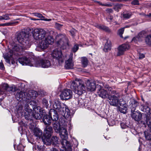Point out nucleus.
Instances as JSON below:
<instances>
[{
    "label": "nucleus",
    "instance_id": "e2e57ef3",
    "mask_svg": "<svg viewBox=\"0 0 151 151\" xmlns=\"http://www.w3.org/2000/svg\"><path fill=\"white\" fill-rule=\"evenodd\" d=\"M51 151H58V150L55 148H53L51 150Z\"/></svg>",
    "mask_w": 151,
    "mask_h": 151
},
{
    "label": "nucleus",
    "instance_id": "052dcab7",
    "mask_svg": "<svg viewBox=\"0 0 151 151\" xmlns=\"http://www.w3.org/2000/svg\"><path fill=\"white\" fill-rule=\"evenodd\" d=\"M103 6H111L112 5L111 4H105L102 5Z\"/></svg>",
    "mask_w": 151,
    "mask_h": 151
},
{
    "label": "nucleus",
    "instance_id": "a878e982",
    "mask_svg": "<svg viewBox=\"0 0 151 151\" xmlns=\"http://www.w3.org/2000/svg\"><path fill=\"white\" fill-rule=\"evenodd\" d=\"M106 42L104 47V50L105 52H107L111 49V43L110 40H106Z\"/></svg>",
    "mask_w": 151,
    "mask_h": 151
},
{
    "label": "nucleus",
    "instance_id": "6ab92c4d",
    "mask_svg": "<svg viewBox=\"0 0 151 151\" xmlns=\"http://www.w3.org/2000/svg\"><path fill=\"white\" fill-rule=\"evenodd\" d=\"M24 110L25 111L24 113V116L25 118L29 120L30 119L31 114L32 113V110L31 108L29 107L28 104H26L24 107Z\"/></svg>",
    "mask_w": 151,
    "mask_h": 151
},
{
    "label": "nucleus",
    "instance_id": "338daca9",
    "mask_svg": "<svg viewBox=\"0 0 151 151\" xmlns=\"http://www.w3.org/2000/svg\"><path fill=\"white\" fill-rule=\"evenodd\" d=\"M147 16L149 17H151V13L147 15Z\"/></svg>",
    "mask_w": 151,
    "mask_h": 151
},
{
    "label": "nucleus",
    "instance_id": "7ed1b4c3",
    "mask_svg": "<svg viewBox=\"0 0 151 151\" xmlns=\"http://www.w3.org/2000/svg\"><path fill=\"white\" fill-rule=\"evenodd\" d=\"M17 39L19 44H14L12 47L13 51L21 52L23 49L30 47L31 44L29 35L25 32H22L18 33L17 35Z\"/></svg>",
    "mask_w": 151,
    "mask_h": 151
},
{
    "label": "nucleus",
    "instance_id": "5fc2aeb1",
    "mask_svg": "<svg viewBox=\"0 0 151 151\" xmlns=\"http://www.w3.org/2000/svg\"><path fill=\"white\" fill-rule=\"evenodd\" d=\"M78 105L79 106H83V101L81 99L78 100Z\"/></svg>",
    "mask_w": 151,
    "mask_h": 151
},
{
    "label": "nucleus",
    "instance_id": "cd10ccee",
    "mask_svg": "<svg viewBox=\"0 0 151 151\" xmlns=\"http://www.w3.org/2000/svg\"><path fill=\"white\" fill-rule=\"evenodd\" d=\"M138 102L135 100H134L131 101L130 108L131 109L132 112L135 111L136 108L138 106Z\"/></svg>",
    "mask_w": 151,
    "mask_h": 151
},
{
    "label": "nucleus",
    "instance_id": "e433bc0d",
    "mask_svg": "<svg viewBox=\"0 0 151 151\" xmlns=\"http://www.w3.org/2000/svg\"><path fill=\"white\" fill-rule=\"evenodd\" d=\"M11 15V14H6L2 16H0V20H7L10 19L9 16Z\"/></svg>",
    "mask_w": 151,
    "mask_h": 151
},
{
    "label": "nucleus",
    "instance_id": "13d9d810",
    "mask_svg": "<svg viewBox=\"0 0 151 151\" xmlns=\"http://www.w3.org/2000/svg\"><path fill=\"white\" fill-rule=\"evenodd\" d=\"M106 11L109 13H112L113 11V10L111 9H106Z\"/></svg>",
    "mask_w": 151,
    "mask_h": 151
},
{
    "label": "nucleus",
    "instance_id": "4c0bfd02",
    "mask_svg": "<svg viewBox=\"0 0 151 151\" xmlns=\"http://www.w3.org/2000/svg\"><path fill=\"white\" fill-rule=\"evenodd\" d=\"M123 4H117L114 7V9L117 12H119V10L121 9L123 6Z\"/></svg>",
    "mask_w": 151,
    "mask_h": 151
},
{
    "label": "nucleus",
    "instance_id": "f03ea898",
    "mask_svg": "<svg viewBox=\"0 0 151 151\" xmlns=\"http://www.w3.org/2000/svg\"><path fill=\"white\" fill-rule=\"evenodd\" d=\"M50 106L54 109H51L49 111V114H52L53 118H52V121L53 122L58 121V116L57 112H60L63 116L65 117L69 116L70 115L69 109L66 108L62 107L60 103L58 100H55L53 102L50 101Z\"/></svg>",
    "mask_w": 151,
    "mask_h": 151
},
{
    "label": "nucleus",
    "instance_id": "6e6552de",
    "mask_svg": "<svg viewBox=\"0 0 151 151\" xmlns=\"http://www.w3.org/2000/svg\"><path fill=\"white\" fill-rule=\"evenodd\" d=\"M30 105H33L32 106V108L33 111L30 117V119H31L32 118H34L36 119H41L43 116V114L45 112V110L42 109L41 107L39 106H34L36 104V101H31L29 103Z\"/></svg>",
    "mask_w": 151,
    "mask_h": 151
},
{
    "label": "nucleus",
    "instance_id": "20e7f679",
    "mask_svg": "<svg viewBox=\"0 0 151 151\" xmlns=\"http://www.w3.org/2000/svg\"><path fill=\"white\" fill-rule=\"evenodd\" d=\"M58 133H60V135L62 140L61 144L62 147L66 151H71V146L70 142L67 140L68 138V133L67 131V128L65 126L64 127H62L60 129V131Z\"/></svg>",
    "mask_w": 151,
    "mask_h": 151
},
{
    "label": "nucleus",
    "instance_id": "c03bdc74",
    "mask_svg": "<svg viewBox=\"0 0 151 151\" xmlns=\"http://www.w3.org/2000/svg\"><path fill=\"white\" fill-rule=\"evenodd\" d=\"M62 26L63 25L57 23H56L55 24V27L58 29H60L62 27Z\"/></svg>",
    "mask_w": 151,
    "mask_h": 151
},
{
    "label": "nucleus",
    "instance_id": "72a5a7b5",
    "mask_svg": "<svg viewBox=\"0 0 151 151\" xmlns=\"http://www.w3.org/2000/svg\"><path fill=\"white\" fill-rule=\"evenodd\" d=\"M17 89V88L16 86L14 85H12L10 86H9L6 92H8L10 93H11L15 91Z\"/></svg>",
    "mask_w": 151,
    "mask_h": 151
},
{
    "label": "nucleus",
    "instance_id": "bf43d9fd",
    "mask_svg": "<svg viewBox=\"0 0 151 151\" xmlns=\"http://www.w3.org/2000/svg\"><path fill=\"white\" fill-rule=\"evenodd\" d=\"M0 68L1 70H4V68L3 64L2 62H0Z\"/></svg>",
    "mask_w": 151,
    "mask_h": 151
},
{
    "label": "nucleus",
    "instance_id": "4468645a",
    "mask_svg": "<svg viewBox=\"0 0 151 151\" xmlns=\"http://www.w3.org/2000/svg\"><path fill=\"white\" fill-rule=\"evenodd\" d=\"M73 93L70 89H65L61 92L60 95L61 99L62 100H67L72 98Z\"/></svg>",
    "mask_w": 151,
    "mask_h": 151
},
{
    "label": "nucleus",
    "instance_id": "864d4df0",
    "mask_svg": "<svg viewBox=\"0 0 151 151\" xmlns=\"http://www.w3.org/2000/svg\"><path fill=\"white\" fill-rule=\"evenodd\" d=\"M145 136L146 139L148 140H151V134H148L146 135L145 133Z\"/></svg>",
    "mask_w": 151,
    "mask_h": 151
},
{
    "label": "nucleus",
    "instance_id": "423d86ee",
    "mask_svg": "<svg viewBox=\"0 0 151 151\" xmlns=\"http://www.w3.org/2000/svg\"><path fill=\"white\" fill-rule=\"evenodd\" d=\"M37 91L34 90H30L27 92L20 91L16 93L15 97L19 101L22 100L26 101L27 100H30L31 99H35L37 96Z\"/></svg>",
    "mask_w": 151,
    "mask_h": 151
},
{
    "label": "nucleus",
    "instance_id": "a211bd4d",
    "mask_svg": "<svg viewBox=\"0 0 151 151\" xmlns=\"http://www.w3.org/2000/svg\"><path fill=\"white\" fill-rule=\"evenodd\" d=\"M73 54L71 53L69 58L65 61V68L66 69H72L73 68L74 63L72 60Z\"/></svg>",
    "mask_w": 151,
    "mask_h": 151
},
{
    "label": "nucleus",
    "instance_id": "5701e85b",
    "mask_svg": "<svg viewBox=\"0 0 151 151\" xmlns=\"http://www.w3.org/2000/svg\"><path fill=\"white\" fill-rule=\"evenodd\" d=\"M8 85L7 83H3L0 85V94H6L8 87Z\"/></svg>",
    "mask_w": 151,
    "mask_h": 151
},
{
    "label": "nucleus",
    "instance_id": "de8ad7c7",
    "mask_svg": "<svg viewBox=\"0 0 151 151\" xmlns=\"http://www.w3.org/2000/svg\"><path fill=\"white\" fill-rule=\"evenodd\" d=\"M146 41L147 42L151 43V34L148 36L146 38Z\"/></svg>",
    "mask_w": 151,
    "mask_h": 151
},
{
    "label": "nucleus",
    "instance_id": "b1692460",
    "mask_svg": "<svg viewBox=\"0 0 151 151\" xmlns=\"http://www.w3.org/2000/svg\"><path fill=\"white\" fill-rule=\"evenodd\" d=\"M44 38H45V39L44 40L49 45H52L54 42V40L52 36L49 35L47 33V35Z\"/></svg>",
    "mask_w": 151,
    "mask_h": 151
},
{
    "label": "nucleus",
    "instance_id": "3c124183",
    "mask_svg": "<svg viewBox=\"0 0 151 151\" xmlns=\"http://www.w3.org/2000/svg\"><path fill=\"white\" fill-rule=\"evenodd\" d=\"M34 15L35 16L39 18H42L44 17L42 14L40 13H34Z\"/></svg>",
    "mask_w": 151,
    "mask_h": 151
},
{
    "label": "nucleus",
    "instance_id": "39448f33",
    "mask_svg": "<svg viewBox=\"0 0 151 151\" xmlns=\"http://www.w3.org/2000/svg\"><path fill=\"white\" fill-rule=\"evenodd\" d=\"M71 87L75 93L79 95L85 92V87L84 82L80 79H76L73 81Z\"/></svg>",
    "mask_w": 151,
    "mask_h": 151
},
{
    "label": "nucleus",
    "instance_id": "09e8293b",
    "mask_svg": "<svg viewBox=\"0 0 151 151\" xmlns=\"http://www.w3.org/2000/svg\"><path fill=\"white\" fill-rule=\"evenodd\" d=\"M131 4L133 5H138L139 4V1L137 0H134L131 2Z\"/></svg>",
    "mask_w": 151,
    "mask_h": 151
},
{
    "label": "nucleus",
    "instance_id": "79ce46f5",
    "mask_svg": "<svg viewBox=\"0 0 151 151\" xmlns=\"http://www.w3.org/2000/svg\"><path fill=\"white\" fill-rule=\"evenodd\" d=\"M42 103L45 107L46 108H48L49 104H48V101L46 99H43L42 100Z\"/></svg>",
    "mask_w": 151,
    "mask_h": 151
},
{
    "label": "nucleus",
    "instance_id": "aec40b11",
    "mask_svg": "<svg viewBox=\"0 0 151 151\" xmlns=\"http://www.w3.org/2000/svg\"><path fill=\"white\" fill-rule=\"evenodd\" d=\"M132 117L135 121H140L142 117V115L140 112L138 111H135L132 112Z\"/></svg>",
    "mask_w": 151,
    "mask_h": 151
},
{
    "label": "nucleus",
    "instance_id": "dca6fc26",
    "mask_svg": "<svg viewBox=\"0 0 151 151\" xmlns=\"http://www.w3.org/2000/svg\"><path fill=\"white\" fill-rule=\"evenodd\" d=\"M86 88L89 91H93L96 88L95 81L92 80H87L86 81Z\"/></svg>",
    "mask_w": 151,
    "mask_h": 151
},
{
    "label": "nucleus",
    "instance_id": "6e6d98bb",
    "mask_svg": "<svg viewBox=\"0 0 151 151\" xmlns=\"http://www.w3.org/2000/svg\"><path fill=\"white\" fill-rule=\"evenodd\" d=\"M145 57V55L144 54L142 53H139V59H142Z\"/></svg>",
    "mask_w": 151,
    "mask_h": 151
},
{
    "label": "nucleus",
    "instance_id": "f257e3e1",
    "mask_svg": "<svg viewBox=\"0 0 151 151\" xmlns=\"http://www.w3.org/2000/svg\"><path fill=\"white\" fill-rule=\"evenodd\" d=\"M18 60L23 65L48 68L51 65L50 61L45 59L35 60L32 53L29 52H27L24 56L19 58Z\"/></svg>",
    "mask_w": 151,
    "mask_h": 151
},
{
    "label": "nucleus",
    "instance_id": "9b49d317",
    "mask_svg": "<svg viewBox=\"0 0 151 151\" xmlns=\"http://www.w3.org/2000/svg\"><path fill=\"white\" fill-rule=\"evenodd\" d=\"M46 31L42 29L36 28L32 32L33 37L36 40L43 39L47 35Z\"/></svg>",
    "mask_w": 151,
    "mask_h": 151
},
{
    "label": "nucleus",
    "instance_id": "bb28decb",
    "mask_svg": "<svg viewBox=\"0 0 151 151\" xmlns=\"http://www.w3.org/2000/svg\"><path fill=\"white\" fill-rule=\"evenodd\" d=\"M52 126L54 130L56 132L58 133L59 132H60V129L61 127H60L58 121L53 122L52 124Z\"/></svg>",
    "mask_w": 151,
    "mask_h": 151
},
{
    "label": "nucleus",
    "instance_id": "4be33fe9",
    "mask_svg": "<svg viewBox=\"0 0 151 151\" xmlns=\"http://www.w3.org/2000/svg\"><path fill=\"white\" fill-rule=\"evenodd\" d=\"M43 121L44 123L46 125H50L52 121V117L51 114H49L48 115L46 114L44 116L43 119Z\"/></svg>",
    "mask_w": 151,
    "mask_h": 151
},
{
    "label": "nucleus",
    "instance_id": "c756f323",
    "mask_svg": "<svg viewBox=\"0 0 151 151\" xmlns=\"http://www.w3.org/2000/svg\"><path fill=\"white\" fill-rule=\"evenodd\" d=\"M50 138L48 136H45V138L42 139L44 143L47 145L51 144V139H50Z\"/></svg>",
    "mask_w": 151,
    "mask_h": 151
},
{
    "label": "nucleus",
    "instance_id": "f3484780",
    "mask_svg": "<svg viewBox=\"0 0 151 151\" xmlns=\"http://www.w3.org/2000/svg\"><path fill=\"white\" fill-rule=\"evenodd\" d=\"M118 110L121 113L125 114L126 113L127 110L128 106L126 102L122 100L119 104Z\"/></svg>",
    "mask_w": 151,
    "mask_h": 151
},
{
    "label": "nucleus",
    "instance_id": "a18cd8bd",
    "mask_svg": "<svg viewBox=\"0 0 151 151\" xmlns=\"http://www.w3.org/2000/svg\"><path fill=\"white\" fill-rule=\"evenodd\" d=\"M120 126L121 127L122 129H126L128 127V126L124 122H121L120 123Z\"/></svg>",
    "mask_w": 151,
    "mask_h": 151
},
{
    "label": "nucleus",
    "instance_id": "603ef678",
    "mask_svg": "<svg viewBox=\"0 0 151 151\" xmlns=\"http://www.w3.org/2000/svg\"><path fill=\"white\" fill-rule=\"evenodd\" d=\"M70 32L72 36H74L76 32V30L75 29H73L70 31Z\"/></svg>",
    "mask_w": 151,
    "mask_h": 151
},
{
    "label": "nucleus",
    "instance_id": "f704fd0d",
    "mask_svg": "<svg viewBox=\"0 0 151 151\" xmlns=\"http://www.w3.org/2000/svg\"><path fill=\"white\" fill-rule=\"evenodd\" d=\"M81 63L83 67H86L88 64V60L85 57L81 58Z\"/></svg>",
    "mask_w": 151,
    "mask_h": 151
},
{
    "label": "nucleus",
    "instance_id": "ea45409f",
    "mask_svg": "<svg viewBox=\"0 0 151 151\" xmlns=\"http://www.w3.org/2000/svg\"><path fill=\"white\" fill-rule=\"evenodd\" d=\"M124 30V28H122L119 29L118 31V34L120 37L123 38L122 34L123 33Z\"/></svg>",
    "mask_w": 151,
    "mask_h": 151
},
{
    "label": "nucleus",
    "instance_id": "8fccbe9b",
    "mask_svg": "<svg viewBox=\"0 0 151 151\" xmlns=\"http://www.w3.org/2000/svg\"><path fill=\"white\" fill-rule=\"evenodd\" d=\"M4 58L5 59L6 62V63L10 64V60L9 59V58L8 56H5V55L4 56Z\"/></svg>",
    "mask_w": 151,
    "mask_h": 151
},
{
    "label": "nucleus",
    "instance_id": "69168bd1",
    "mask_svg": "<svg viewBox=\"0 0 151 151\" xmlns=\"http://www.w3.org/2000/svg\"><path fill=\"white\" fill-rule=\"evenodd\" d=\"M130 27V26H129V25H127L124 28V29H125V28L129 27Z\"/></svg>",
    "mask_w": 151,
    "mask_h": 151
},
{
    "label": "nucleus",
    "instance_id": "0eeeda50",
    "mask_svg": "<svg viewBox=\"0 0 151 151\" xmlns=\"http://www.w3.org/2000/svg\"><path fill=\"white\" fill-rule=\"evenodd\" d=\"M97 93L100 97L103 99H106L111 94L113 90L112 88L107 85H96Z\"/></svg>",
    "mask_w": 151,
    "mask_h": 151
},
{
    "label": "nucleus",
    "instance_id": "49530a36",
    "mask_svg": "<svg viewBox=\"0 0 151 151\" xmlns=\"http://www.w3.org/2000/svg\"><path fill=\"white\" fill-rule=\"evenodd\" d=\"M18 23V22H8L4 23L5 26H11L13 25L14 24H17Z\"/></svg>",
    "mask_w": 151,
    "mask_h": 151
},
{
    "label": "nucleus",
    "instance_id": "f8f14e48",
    "mask_svg": "<svg viewBox=\"0 0 151 151\" xmlns=\"http://www.w3.org/2000/svg\"><path fill=\"white\" fill-rule=\"evenodd\" d=\"M51 55L53 58L58 62L59 65H61L64 63L65 58L63 55L61 50L55 49L52 52Z\"/></svg>",
    "mask_w": 151,
    "mask_h": 151
},
{
    "label": "nucleus",
    "instance_id": "58836bf2",
    "mask_svg": "<svg viewBox=\"0 0 151 151\" xmlns=\"http://www.w3.org/2000/svg\"><path fill=\"white\" fill-rule=\"evenodd\" d=\"M132 13L131 12H129L126 13H124L122 14V16L124 18L126 19H128L129 18L131 15Z\"/></svg>",
    "mask_w": 151,
    "mask_h": 151
},
{
    "label": "nucleus",
    "instance_id": "0e129e2a",
    "mask_svg": "<svg viewBox=\"0 0 151 151\" xmlns=\"http://www.w3.org/2000/svg\"><path fill=\"white\" fill-rule=\"evenodd\" d=\"M0 26H2V27L5 26L4 23L0 24Z\"/></svg>",
    "mask_w": 151,
    "mask_h": 151
},
{
    "label": "nucleus",
    "instance_id": "c9c22d12",
    "mask_svg": "<svg viewBox=\"0 0 151 151\" xmlns=\"http://www.w3.org/2000/svg\"><path fill=\"white\" fill-rule=\"evenodd\" d=\"M141 35L142 34L141 33H139L137 36L133 38L132 42H134L135 43H137V41L139 40V37H142V36Z\"/></svg>",
    "mask_w": 151,
    "mask_h": 151
},
{
    "label": "nucleus",
    "instance_id": "473e14b6",
    "mask_svg": "<svg viewBox=\"0 0 151 151\" xmlns=\"http://www.w3.org/2000/svg\"><path fill=\"white\" fill-rule=\"evenodd\" d=\"M44 148L43 146L38 145H34L33 147V151H44Z\"/></svg>",
    "mask_w": 151,
    "mask_h": 151
},
{
    "label": "nucleus",
    "instance_id": "7c9ffc66",
    "mask_svg": "<svg viewBox=\"0 0 151 151\" xmlns=\"http://www.w3.org/2000/svg\"><path fill=\"white\" fill-rule=\"evenodd\" d=\"M48 44L44 40H43L41 41L39 44V47L42 49H45L48 47Z\"/></svg>",
    "mask_w": 151,
    "mask_h": 151
},
{
    "label": "nucleus",
    "instance_id": "a19ab883",
    "mask_svg": "<svg viewBox=\"0 0 151 151\" xmlns=\"http://www.w3.org/2000/svg\"><path fill=\"white\" fill-rule=\"evenodd\" d=\"M79 46L78 44L75 45L72 49V51L73 52H76L78 49Z\"/></svg>",
    "mask_w": 151,
    "mask_h": 151
},
{
    "label": "nucleus",
    "instance_id": "412c9836",
    "mask_svg": "<svg viewBox=\"0 0 151 151\" xmlns=\"http://www.w3.org/2000/svg\"><path fill=\"white\" fill-rule=\"evenodd\" d=\"M52 132L53 130L52 127L47 126L45 129L44 132L45 136H48V137H51Z\"/></svg>",
    "mask_w": 151,
    "mask_h": 151
},
{
    "label": "nucleus",
    "instance_id": "393cba45",
    "mask_svg": "<svg viewBox=\"0 0 151 151\" xmlns=\"http://www.w3.org/2000/svg\"><path fill=\"white\" fill-rule=\"evenodd\" d=\"M34 134L38 138L41 137L42 134V131L37 128H35L33 130Z\"/></svg>",
    "mask_w": 151,
    "mask_h": 151
},
{
    "label": "nucleus",
    "instance_id": "37998d69",
    "mask_svg": "<svg viewBox=\"0 0 151 151\" xmlns=\"http://www.w3.org/2000/svg\"><path fill=\"white\" fill-rule=\"evenodd\" d=\"M17 148L18 151H24V147L21 144H20L17 145Z\"/></svg>",
    "mask_w": 151,
    "mask_h": 151
},
{
    "label": "nucleus",
    "instance_id": "774afa93",
    "mask_svg": "<svg viewBox=\"0 0 151 151\" xmlns=\"http://www.w3.org/2000/svg\"><path fill=\"white\" fill-rule=\"evenodd\" d=\"M46 21H50L51 20V19H46L45 20Z\"/></svg>",
    "mask_w": 151,
    "mask_h": 151
},
{
    "label": "nucleus",
    "instance_id": "2f4dec72",
    "mask_svg": "<svg viewBox=\"0 0 151 151\" xmlns=\"http://www.w3.org/2000/svg\"><path fill=\"white\" fill-rule=\"evenodd\" d=\"M58 137L56 136H53L51 138V144L54 145H57L59 143Z\"/></svg>",
    "mask_w": 151,
    "mask_h": 151
},
{
    "label": "nucleus",
    "instance_id": "c85d7f7f",
    "mask_svg": "<svg viewBox=\"0 0 151 151\" xmlns=\"http://www.w3.org/2000/svg\"><path fill=\"white\" fill-rule=\"evenodd\" d=\"M95 27L99 29L103 30L106 32H110V30L108 27L103 25L96 24L95 25Z\"/></svg>",
    "mask_w": 151,
    "mask_h": 151
},
{
    "label": "nucleus",
    "instance_id": "4d7b16f0",
    "mask_svg": "<svg viewBox=\"0 0 151 151\" xmlns=\"http://www.w3.org/2000/svg\"><path fill=\"white\" fill-rule=\"evenodd\" d=\"M113 18V17L111 15L109 16L108 18H106V19L108 22H110V20H111Z\"/></svg>",
    "mask_w": 151,
    "mask_h": 151
},
{
    "label": "nucleus",
    "instance_id": "9d476101",
    "mask_svg": "<svg viewBox=\"0 0 151 151\" xmlns=\"http://www.w3.org/2000/svg\"><path fill=\"white\" fill-rule=\"evenodd\" d=\"M57 44L61 49H64L68 45V40L64 35L59 34L56 37Z\"/></svg>",
    "mask_w": 151,
    "mask_h": 151
},
{
    "label": "nucleus",
    "instance_id": "680f3d73",
    "mask_svg": "<svg viewBox=\"0 0 151 151\" xmlns=\"http://www.w3.org/2000/svg\"><path fill=\"white\" fill-rule=\"evenodd\" d=\"M128 1V0H117L118 2H122L123 1Z\"/></svg>",
    "mask_w": 151,
    "mask_h": 151
},
{
    "label": "nucleus",
    "instance_id": "1a4fd4ad",
    "mask_svg": "<svg viewBox=\"0 0 151 151\" xmlns=\"http://www.w3.org/2000/svg\"><path fill=\"white\" fill-rule=\"evenodd\" d=\"M119 95L114 90L112 91L108 96V99L110 104L115 106H119V104L122 99H119Z\"/></svg>",
    "mask_w": 151,
    "mask_h": 151
},
{
    "label": "nucleus",
    "instance_id": "ddd939ff",
    "mask_svg": "<svg viewBox=\"0 0 151 151\" xmlns=\"http://www.w3.org/2000/svg\"><path fill=\"white\" fill-rule=\"evenodd\" d=\"M140 108L142 111L146 113V115H147L146 121L148 127L151 129V117L148 119L147 118L148 117V115L149 116L150 114V109L148 106L147 103L146 102L145 104H142Z\"/></svg>",
    "mask_w": 151,
    "mask_h": 151
},
{
    "label": "nucleus",
    "instance_id": "2eb2a0df",
    "mask_svg": "<svg viewBox=\"0 0 151 151\" xmlns=\"http://www.w3.org/2000/svg\"><path fill=\"white\" fill-rule=\"evenodd\" d=\"M130 47V45L127 43L123 44L117 48V56H120L124 54L125 51L129 50Z\"/></svg>",
    "mask_w": 151,
    "mask_h": 151
}]
</instances>
